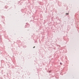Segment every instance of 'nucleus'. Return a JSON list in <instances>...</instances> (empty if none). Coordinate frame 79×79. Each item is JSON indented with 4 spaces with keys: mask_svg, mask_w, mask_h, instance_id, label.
<instances>
[{
    "mask_svg": "<svg viewBox=\"0 0 79 79\" xmlns=\"http://www.w3.org/2000/svg\"><path fill=\"white\" fill-rule=\"evenodd\" d=\"M33 48H35V47H33Z\"/></svg>",
    "mask_w": 79,
    "mask_h": 79,
    "instance_id": "nucleus-2",
    "label": "nucleus"
},
{
    "mask_svg": "<svg viewBox=\"0 0 79 79\" xmlns=\"http://www.w3.org/2000/svg\"><path fill=\"white\" fill-rule=\"evenodd\" d=\"M66 15H69V13H66Z\"/></svg>",
    "mask_w": 79,
    "mask_h": 79,
    "instance_id": "nucleus-1",
    "label": "nucleus"
}]
</instances>
